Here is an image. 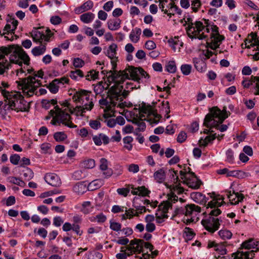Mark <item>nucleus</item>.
<instances>
[{"mask_svg":"<svg viewBox=\"0 0 259 259\" xmlns=\"http://www.w3.org/2000/svg\"><path fill=\"white\" fill-rule=\"evenodd\" d=\"M212 28H210V37L211 39V42L208 44L209 47L213 50L219 48L222 41L224 39V36L220 35L219 32L218 27L212 24Z\"/></svg>","mask_w":259,"mask_h":259,"instance_id":"nucleus-13","label":"nucleus"},{"mask_svg":"<svg viewBox=\"0 0 259 259\" xmlns=\"http://www.w3.org/2000/svg\"><path fill=\"white\" fill-rule=\"evenodd\" d=\"M193 61L194 64V66L198 71L202 72L206 70V64L202 60H200L198 58H194Z\"/></svg>","mask_w":259,"mask_h":259,"instance_id":"nucleus-41","label":"nucleus"},{"mask_svg":"<svg viewBox=\"0 0 259 259\" xmlns=\"http://www.w3.org/2000/svg\"><path fill=\"white\" fill-rule=\"evenodd\" d=\"M154 180L158 183H161L164 181L166 174L163 168H160L156 171L153 175Z\"/></svg>","mask_w":259,"mask_h":259,"instance_id":"nucleus-38","label":"nucleus"},{"mask_svg":"<svg viewBox=\"0 0 259 259\" xmlns=\"http://www.w3.org/2000/svg\"><path fill=\"white\" fill-rule=\"evenodd\" d=\"M248 176L247 173L242 170H229L228 177H233L239 179H243Z\"/></svg>","mask_w":259,"mask_h":259,"instance_id":"nucleus-43","label":"nucleus"},{"mask_svg":"<svg viewBox=\"0 0 259 259\" xmlns=\"http://www.w3.org/2000/svg\"><path fill=\"white\" fill-rule=\"evenodd\" d=\"M99 167L105 178H109L113 175L112 169L108 168V161L106 159L102 158L100 159Z\"/></svg>","mask_w":259,"mask_h":259,"instance_id":"nucleus-22","label":"nucleus"},{"mask_svg":"<svg viewBox=\"0 0 259 259\" xmlns=\"http://www.w3.org/2000/svg\"><path fill=\"white\" fill-rule=\"evenodd\" d=\"M109 84L107 82L100 83L97 84L94 88V92L97 95L101 94L104 90L108 89Z\"/></svg>","mask_w":259,"mask_h":259,"instance_id":"nucleus-45","label":"nucleus"},{"mask_svg":"<svg viewBox=\"0 0 259 259\" xmlns=\"http://www.w3.org/2000/svg\"><path fill=\"white\" fill-rule=\"evenodd\" d=\"M104 181L102 179L95 180L89 184L88 190L89 191H94L99 188L103 184Z\"/></svg>","mask_w":259,"mask_h":259,"instance_id":"nucleus-42","label":"nucleus"},{"mask_svg":"<svg viewBox=\"0 0 259 259\" xmlns=\"http://www.w3.org/2000/svg\"><path fill=\"white\" fill-rule=\"evenodd\" d=\"M212 24L208 20H204V23L199 21L188 23L186 31L188 36L191 39H203L210 35Z\"/></svg>","mask_w":259,"mask_h":259,"instance_id":"nucleus-5","label":"nucleus"},{"mask_svg":"<svg viewBox=\"0 0 259 259\" xmlns=\"http://www.w3.org/2000/svg\"><path fill=\"white\" fill-rule=\"evenodd\" d=\"M99 72L92 70L88 72V74L85 76V79L88 80H95L98 78Z\"/></svg>","mask_w":259,"mask_h":259,"instance_id":"nucleus-59","label":"nucleus"},{"mask_svg":"<svg viewBox=\"0 0 259 259\" xmlns=\"http://www.w3.org/2000/svg\"><path fill=\"white\" fill-rule=\"evenodd\" d=\"M0 90L1 93L5 98V106H8V109H11V103L12 102L14 103L17 100H19L21 97L23 96L19 92L13 91L9 92L5 89H2V87H0Z\"/></svg>","mask_w":259,"mask_h":259,"instance_id":"nucleus-15","label":"nucleus"},{"mask_svg":"<svg viewBox=\"0 0 259 259\" xmlns=\"http://www.w3.org/2000/svg\"><path fill=\"white\" fill-rule=\"evenodd\" d=\"M259 77V76H251L250 78H245L244 80H243L242 82V84L245 88H248L252 84L253 82L255 83V86L254 88V94L255 95H259V94H256V85L257 83V79L256 78Z\"/></svg>","mask_w":259,"mask_h":259,"instance_id":"nucleus-34","label":"nucleus"},{"mask_svg":"<svg viewBox=\"0 0 259 259\" xmlns=\"http://www.w3.org/2000/svg\"><path fill=\"white\" fill-rule=\"evenodd\" d=\"M121 253H117L116 257L117 259H126L127 255V251L126 250V247H122L121 248Z\"/></svg>","mask_w":259,"mask_h":259,"instance_id":"nucleus-64","label":"nucleus"},{"mask_svg":"<svg viewBox=\"0 0 259 259\" xmlns=\"http://www.w3.org/2000/svg\"><path fill=\"white\" fill-rule=\"evenodd\" d=\"M46 45L47 43L45 42L39 46L33 48L31 50L32 55L34 56H39L43 55L46 51Z\"/></svg>","mask_w":259,"mask_h":259,"instance_id":"nucleus-39","label":"nucleus"},{"mask_svg":"<svg viewBox=\"0 0 259 259\" xmlns=\"http://www.w3.org/2000/svg\"><path fill=\"white\" fill-rule=\"evenodd\" d=\"M23 175L25 180L29 181L33 177V172L31 169L26 167L23 171Z\"/></svg>","mask_w":259,"mask_h":259,"instance_id":"nucleus-55","label":"nucleus"},{"mask_svg":"<svg viewBox=\"0 0 259 259\" xmlns=\"http://www.w3.org/2000/svg\"><path fill=\"white\" fill-rule=\"evenodd\" d=\"M135 210L133 208H130L128 210L126 209L125 210V213L122 214L121 219L122 220H126L127 219H131L134 216V212Z\"/></svg>","mask_w":259,"mask_h":259,"instance_id":"nucleus-58","label":"nucleus"},{"mask_svg":"<svg viewBox=\"0 0 259 259\" xmlns=\"http://www.w3.org/2000/svg\"><path fill=\"white\" fill-rule=\"evenodd\" d=\"M117 45L112 43L108 48L106 52V55L111 59L113 68L114 69L116 66V62L117 61Z\"/></svg>","mask_w":259,"mask_h":259,"instance_id":"nucleus-19","label":"nucleus"},{"mask_svg":"<svg viewBox=\"0 0 259 259\" xmlns=\"http://www.w3.org/2000/svg\"><path fill=\"white\" fill-rule=\"evenodd\" d=\"M8 181L10 183L16 184L20 186H23V184H24L23 181L14 177H10L8 178Z\"/></svg>","mask_w":259,"mask_h":259,"instance_id":"nucleus-62","label":"nucleus"},{"mask_svg":"<svg viewBox=\"0 0 259 259\" xmlns=\"http://www.w3.org/2000/svg\"><path fill=\"white\" fill-rule=\"evenodd\" d=\"M8 54H10L9 59L11 63L19 66H21L22 63L27 65L29 64L30 58L21 47L13 45L0 47V59Z\"/></svg>","mask_w":259,"mask_h":259,"instance_id":"nucleus-4","label":"nucleus"},{"mask_svg":"<svg viewBox=\"0 0 259 259\" xmlns=\"http://www.w3.org/2000/svg\"><path fill=\"white\" fill-rule=\"evenodd\" d=\"M62 230L64 232H69L72 230L79 236H81L83 233V231L80 230L79 225L75 224L72 225L69 222H66L63 225Z\"/></svg>","mask_w":259,"mask_h":259,"instance_id":"nucleus-23","label":"nucleus"},{"mask_svg":"<svg viewBox=\"0 0 259 259\" xmlns=\"http://www.w3.org/2000/svg\"><path fill=\"white\" fill-rule=\"evenodd\" d=\"M151 149L152 150L153 152L157 153L159 152V155L161 156H163L164 154V149L163 148L160 149V146L158 144H155L152 145L151 146Z\"/></svg>","mask_w":259,"mask_h":259,"instance_id":"nucleus-61","label":"nucleus"},{"mask_svg":"<svg viewBox=\"0 0 259 259\" xmlns=\"http://www.w3.org/2000/svg\"><path fill=\"white\" fill-rule=\"evenodd\" d=\"M11 64L7 61L5 60V62L3 61L0 62V74H3L4 72L11 67Z\"/></svg>","mask_w":259,"mask_h":259,"instance_id":"nucleus-54","label":"nucleus"},{"mask_svg":"<svg viewBox=\"0 0 259 259\" xmlns=\"http://www.w3.org/2000/svg\"><path fill=\"white\" fill-rule=\"evenodd\" d=\"M178 197L174 193L168 195V199L166 201L161 203L158 206V209L156 213H161L168 216L167 213L169 209L172 207V203L177 202Z\"/></svg>","mask_w":259,"mask_h":259,"instance_id":"nucleus-14","label":"nucleus"},{"mask_svg":"<svg viewBox=\"0 0 259 259\" xmlns=\"http://www.w3.org/2000/svg\"><path fill=\"white\" fill-rule=\"evenodd\" d=\"M89 125L94 130H98L101 127L100 119H92L89 121Z\"/></svg>","mask_w":259,"mask_h":259,"instance_id":"nucleus-57","label":"nucleus"},{"mask_svg":"<svg viewBox=\"0 0 259 259\" xmlns=\"http://www.w3.org/2000/svg\"><path fill=\"white\" fill-rule=\"evenodd\" d=\"M133 123L138 126L137 130L138 131H143L146 128V124L142 119H134Z\"/></svg>","mask_w":259,"mask_h":259,"instance_id":"nucleus-53","label":"nucleus"},{"mask_svg":"<svg viewBox=\"0 0 259 259\" xmlns=\"http://www.w3.org/2000/svg\"><path fill=\"white\" fill-rule=\"evenodd\" d=\"M201 207L194 204H187L184 207H180L176 208L175 210V214L183 215L190 217V218L186 220V223H190L193 222L198 221V215L201 212Z\"/></svg>","mask_w":259,"mask_h":259,"instance_id":"nucleus-9","label":"nucleus"},{"mask_svg":"<svg viewBox=\"0 0 259 259\" xmlns=\"http://www.w3.org/2000/svg\"><path fill=\"white\" fill-rule=\"evenodd\" d=\"M241 246L242 248L245 249L255 248L256 250H259V242L252 239L244 241Z\"/></svg>","mask_w":259,"mask_h":259,"instance_id":"nucleus-35","label":"nucleus"},{"mask_svg":"<svg viewBox=\"0 0 259 259\" xmlns=\"http://www.w3.org/2000/svg\"><path fill=\"white\" fill-rule=\"evenodd\" d=\"M201 223L205 229L211 233L218 230L220 226L219 219L213 217H209L207 219L202 220Z\"/></svg>","mask_w":259,"mask_h":259,"instance_id":"nucleus-16","label":"nucleus"},{"mask_svg":"<svg viewBox=\"0 0 259 259\" xmlns=\"http://www.w3.org/2000/svg\"><path fill=\"white\" fill-rule=\"evenodd\" d=\"M53 34L50 29H47L45 32L36 29L32 32L31 35L34 41L41 43L43 40L49 42Z\"/></svg>","mask_w":259,"mask_h":259,"instance_id":"nucleus-17","label":"nucleus"},{"mask_svg":"<svg viewBox=\"0 0 259 259\" xmlns=\"http://www.w3.org/2000/svg\"><path fill=\"white\" fill-rule=\"evenodd\" d=\"M232 256L234 257V259H253L254 257V253L253 250L245 252L238 251L234 253Z\"/></svg>","mask_w":259,"mask_h":259,"instance_id":"nucleus-25","label":"nucleus"},{"mask_svg":"<svg viewBox=\"0 0 259 259\" xmlns=\"http://www.w3.org/2000/svg\"><path fill=\"white\" fill-rule=\"evenodd\" d=\"M45 181L53 187H58L61 185V180L59 177L55 173H47L44 177Z\"/></svg>","mask_w":259,"mask_h":259,"instance_id":"nucleus-20","label":"nucleus"},{"mask_svg":"<svg viewBox=\"0 0 259 259\" xmlns=\"http://www.w3.org/2000/svg\"><path fill=\"white\" fill-rule=\"evenodd\" d=\"M192 67L189 64H183L181 67V70L184 75H188L191 72Z\"/></svg>","mask_w":259,"mask_h":259,"instance_id":"nucleus-60","label":"nucleus"},{"mask_svg":"<svg viewBox=\"0 0 259 259\" xmlns=\"http://www.w3.org/2000/svg\"><path fill=\"white\" fill-rule=\"evenodd\" d=\"M227 197L229 199L230 203L233 205L237 204L239 202L243 200L244 196L242 194L239 193L233 192L231 193V191H228L226 194Z\"/></svg>","mask_w":259,"mask_h":259,"instance_id":"nucleus-24","label":"nucleus"},{"mask_svg":"<svg viewBox=\"0 0 259 259\" xmlns=\"http://www.w3.org/2000/svg\"><path fill=\"white\" fill-rule=\"evenodd\" d=\"M217 137L215 134L208 136L204 139H201L199 141V144L200 147H206L209 142L213 141Z\"/></svg>","mask_w":259,"mask_h":259,"instance_id":"nucleus-46","label":"nucleus"},{"mask_svg":"<svg viewBox=\"0 0 259 259\" xmlns=\"http://www.w3.org/2000/svg\"><path fill=\"white\" fill-rule=\"evenodd\" d=\"M133 138L131 136H126L123 139L124 144L123 147L128 151H131L133 149L132 142Z\"/></svg>","mask_w":259,"mask_h":259,"instance_id":"nucleus-48","label":"nucleus"},{"mask_svg":"<svg viewBox=\"0 0 259 259\" xmlns=\"http://www.w3.org/2000/svg\"><path fill=\"white\" fill-rule=\"evenodd\" d=\"M121 20L119 19H110L107 22L108 28L112 31L116 30L120 27Z\"/></svg>","mask_w":259,"mask_h":259,"instance_id":"nucleus-40","label":"nucleus"},{"mask_svg":"<svg viewBox=\"0 0 259 259\" xmlns=\"http://www.w3.org/2000/svg\"><path fill=\"white\" fill-rule=\"evenodd\" d=\"M210 197L212 198V200L208 203L207 208H218L225 203L224 201V197L223 196L212 193L210 194Z\"/></svg>","mask_w":259,"mask_h":259,"instance_id":"nucleus-21","label":"nucleus"},{"mask_svg":"<svg viewBox=\"0 0 259 259\" xmlns=\"http://www.w3.org/2000/svg\"><path fill=\"white\" fill-rule=\"evenodd\" d=\"M120 74L121 78H123V80L131 78L134 80L139 81L141 77H149L147 72L141 68H131L124 71H120Z\"/></svg>","mask_w":259,"mask_h":259,"instance_id":"nucleus-10","label":"nucleus"},{"mask_svg":"<svg viewBox=\"0 0 259 259\" xmlns=\"http://www.w3.org/2000/svg\"><path fill=\"white\" fill-rule=\"evenodd\" d=\"M93 140L97 146H101L102 143L104 145L109 143V138L103 134H99L93 137Z\"/></svg>","mask_w":259,"mask_h":259,"instance_id":"nucleus-26","label":"nucleus"},{"mask_svg":"<svg viewBox=\"0 0 259 259\" xmlns=\"http://www.w3.org/2000/svg\"><path fill=\"white\" fill-rule=\"evenodd\" d=\"M219 236L223 240L230 239L232 237V233L229 230L226 229H222L218 232Z\"/></svg>","mask_w":259,"mask_h":259,"instance_id":"nucleus-47","label":"nucleus"},{"mask_svg":"<svg viewBox=\"0 0 259 259\" xmlns=\"http://www.w3.org/2000/svg\"><path fill=\"white\" fill-rule=\"evenodd\" d=\"M141 34V29L139 28L136 27L133 29L129 36L131 41L134 43H137Z\"/></svg>","mask_w":259,"mask_h":259,"instance_id":"nucleus-37","label":"nucleus"},{"mask_svg":"<svg viewBox=\"0 0 259 259\" xmlns=\"http://www.w3.org/2000/svg\"><path fill=\"white\" fill-rule=\"evenodd\" d=\"M139 110L141 116L144 117L145 116H147L148 117L147 120L151 124L157 123L161 118L160 115L155 112L152 107L149 105L142 104L139 107Z\"/></svg>","mask_w":259,"mask_h":259,"instance_id":"nucleus-11","label":"nucleus"},{"mask_svg":"<svg viewBox=\"0 0 259 259\" xmlns=\"http://www.w3.org/2000/svg\"><path fill=\"white\" fill-rule=\"evenodd\" d=\"M169 178L170 179V181L174 184H176L177 186L178 185L179 183L180 180L179 179V176L178 175V171L175 170L174 169H170L169 171Z\"/></svg>","mask_w":259,"mask_h":259,"instance_id":"nucleus-50","label":"nucleus"},{"mask_svg":"<svg viewBox=\"0 0 259 259\" xmlns=\"http://www.w3.org/2000/svg\"><path fill=\"white\" fill-rule=\"evenodd\" d=\"M230 112L227 111V108L224 107L221 110L217 107L212 108L209 114L204 119V124L207 127H217L227 118Z\"/></svg>","mask_w":259,"mask_h":259,"instance_id":"nucleus-8","label":"nucleus"},{"mask_svg":"<svg viewBox=\"0 0 259 259\" xmlns=\"http://www.w3.org/2000/svg\"><path fill=\"white\" fill-rule=\"evenodd\" d=\"M59 82L58 80H53L47 86L50 91L53 94H56L58 92L59 90Z\"/></svg>","mask_w":259,"mask_h":259,"instance_id":"nucleus-49","label":"nucleus"},{"mask_svg":"<svg viewBox=\"0 0 259 259\" xmlns=\"http://www.w3.org/2000/svg\"><path fill=\"white\" fill-rule=\"evenodd\" d=\"M181 179L184 183L189 187L192 189H198L201 185V182L198 180L195 174L192 172H184L183 171L180 172Z\"/></svg>","mask_w":259,"mask_h":259,"instance_id":"nucleus-12","label":"nucleus"},{"mask_svg":"<svg viewBox=\"0 0 259 259\" xmlns=\"http://www.w3.org/2000/svg\"><path fill=\"white\" fill-rule=\"evenodd\" d=\"M34 76H29L26 78L22 79L18 83V86L21 87L23 95L27 97H31L34 94H36V91L37 89L41 85L40 80L36 79V77L42 78L44 72L42 70H38L36 73H34Z\"/></svg>","mask_w":259,"mask_h":259,"instance_id":"nucleus-7","label":"nucleus"},{"mask_svg":"<svg viewBox=\"0 0 259 259\" xmlns=\"http://www.w3.org/2000/svg\"><path fill=\"white\" fill-rule=\"evenodd\" d=\"M244 44L245 47L248 48L251 46H259L256 34L255 33H251L249 34L244 41Z\"/></svg>","mask_w":259,"mask_h":259,"instance_id":"nucleus-27","label":"nucleus"},{"mask_svg":"<svg viewBox=\"0 0 259 259\" xmlns=\"http://www.w3.org/2000/svg\"><path fill=\"white\" fill-rule=\"evenodd\" d=\"M88 190L87 184L85 182H78L73 187V191L78 194H82Z\"/></svg>","mask_w":259,"mask_h":259,"instance_id":"nucleus-33","label":"nucleus"},{"mask_svg":"<svg viewBox=\"0 0 259 259\" xmlns=\"http://www.w3.org/2000/svg\"><path fill=\"white\" fill-rule=\"evenodd\" d=\"M29 104L24 99L23 96L19 100H17L15 103L12 102L11 110L16 112H28L29 110Z\"/></svg>","mask_w":259,"mask_h":259,"instance_id":"nucleus-18","label":"nucleus"},{"mask_svg":"<svg viewBox=\"0 0 259 259\" xmlns=\"http://www.w3.org/2000/svg\"><path fill=\"white\" fill-rule=\"evenodd\" d=\"M191 198L196 203L205 205L207 202L206 198L200 192H193L191 194Z\"/></svg>","mask_w":259,"mask_h":259,"instance_id":"nucleus-31","label":"nucleus"},{"mask_svg":"<svg viewBox=\"0 0 259 259\" xmlns=\"http://www.w3.org/2000/svg\"><path fill=\"white\" fill-rule=\"evenodd\" d=\"M102 254L97 251H93L90 252L88 255V259H101Z\"/></svg>","mask_w":259,"mask_h":259,"instance_id":"nucleus-63","label":"nucleus"},{"mask_svg":"<svg viewBox=\"0 0 259 259\" xmlns=\"http://www.w3.org/2000/svg\"><path fill=\"white\" fill-rule=\"evenodd\" d=\"M94 6V4L91 1H88L83 3L81 6L75 9L76 14H79L84 12L91 10Z\"/></svg>","mask_w":259,"mask_h":259,"instance_id":"nucleus-29","label":"nucleus"},{"mask_svg":"<svg viewBox=\"0 0 259 259\" xmlns=\"http://www.w3.org/2000/svg\"><path fill=\"white\" fill-rule=\"evenodd\" d=\"M72 99L76 104H79L75 107V115L77 116H84L87 112L91 111L94 106V96L91 92L80 89L74 90Z\"/></svg>","mask_w":259,"mask_h":259,"instance_id":"nucleus-3","label":"nucleus"},{"mask_svg":"<svg viewBox=\"0 0 259 259\" xmlns=\"http://www.w3.org/2000/svg\"><path fill=\"white\" fill-rule=\"evenodd\" d=\"M81 22L85 24H89L93 22L95 18V15L92 12H86L81 14L80 17Z\"/></svg>","mask_w":259,"mask_h":259,"instance_id":"nucleus-36","label":"nucleus"},{"mask_svg":"<svg viewBox=\"0 0 259 259\" xmlns=\"http://www.w3.org/2000/svg\"><path fill=\"white\" fill-rule=\"evenodd\" d=\"M103 74H106L107 80L105 82L109 84V87L113 82L114 84L108 92V95L106 98L102 99L99 101V104L105 112L104 116L106 118L112 115L114 111V108L124 109L128 107V105L125 101L123 102V99L128 94V91L123 89V86L121 85L124 80L120 76V71L118 72H113L110 70L106 71H102Z\"/></svg>","mask_w":259,"mask_h":259,"instance_id":"nucleus-1","label":"nucleus"},{"mask_svg":"<svg viewBox=\"0 0 259 259\" xmlns=\"http://www.w3.org/2000/svg\"><path fill=\"white\" fill-rule=\"evenodd\" d=\"M94 207L90 201L84 202L81 205V211L84 214H89L93 211Z\"/></svg>","mask_w":259,"mask_h":259,"instance_id":"nucleus-44","label":"nucleus"},{"mask_svg":"<svg viewBox=\"0 0 259 259\" xmlns=\"http://www.w3.org/2000/svg\"><path fill=\"white\" fill-rule=\"evenodd\" d=\"M166 70L169 73H175L177 70L176 63L174 61H170L166 66Z\"/></svg>","mask_w":259,"mask_h":259,"instance_id":"nucleus-56","label":"nucleus"},{"mask_svg":"<svg viewBox=\"0 0 259 259\" xmlns=\"http://www.w3.org/2000/svg\"><path fill=\"white\" fill-rule=\"evenodd\" d=\"M60 104L64 108L62 110L58 106L55 107L54 110L50 111V116L53 117L51 123L53 125L60 124L61 123L70 128H75L77 126L74 124L71 120V116L66 112H69L71 114L75 115V107H73L68 100H64L59 102Z\"/></svg>","mask_w":259,"mask_h":259,"instance_id":"nucleus-2","label":"nucleus"},{"mask_svg":"<svg viewBox=\"0 0 259 259\" xmlns=\"http://www.w3.org/2000/svg\"><path fill=\"white\" fill-rule=\"evenodd\" d=\"M169 7L168 9H165L164 11V14L167 15V16L171 18L172 16L175 14L181 15L182 14V11L179 8L178 6L175 5L174 3H170L169 4Z\"/></svg>","mask_w":259,"mask_h":259,"instance_id":"nucleus-28","label":"nucleus"},{"mask_svg":"<svg viewBox=\"0 0 259 259\" xmlns=\"http://www.w3.org/2000/svg\"><path fill=\"white\" fill-rule=\"evenodd\" d=\"M18 23V22L17 20L14 19H11L8 21L4 29L3 34L6 33L13 32L17 28Z\"/></svg>","mask_w":259,"mask_h":259,"instance_id":"nucleus-30","label":"nucleus"},{"mask_svg":"<svg viewBox=\"0 0 259 259\" xmlns=\"http://www.w3.org/2000/svg\"><path fill=\"white\" fill-rule=\"evenodd\" d=\"M168 42L174 52H180L181 47L183 46V42L180 41L178 37L169 39Z\"/></svg>","mask_w":259,"mask_h":259,"instance_id":"nucleus-32","label":"nucleus"},{"mask_svg":"<svg viewBox=\"0 0 259 259\" xmlns=\"http://www.w3.org/2000/svg\"><path fill=\"white\" fill-rule=\"evenodd\" d=\"M69 76L73 79L78 80L79 78H82L84 76V74L81 70L75 69L70 71Z\"/></svg>","mask_w":259,"mask_h":259,"instance_id":"nucleus-51","label":"nucleus"},{"mask_svg":"<svg viewBox=\"0 0 259 259\" xmlns=\"http://www.w3.org/2000/svg\"><path fill=\"white\" fill-rule=\"evenodd\" d=\"M149 249L151 253L148 252L143 253L140 259H153L158 255V251L155 250L153 251L154 247L150 243L145 242L141 239H137L131 240L128 245L126 246V250L127 251V255H131L133 253H140L143 252V248Z\"/></svg>","mask_w":259,"mask_h":259,"instance_id":"nucleus-6","label":"nucleus"},{"mask_svg":"<svg viewBox=\"0 0 259 259\" xmlns=\"http://www.w3.org/2000/svg\"><path fill=\"white\" fill-rule=\"evenodd\" d=\"M54 138L57 142H62L67 138V136L64 132H58L54 134Z\"/></svg>","mask_w":259,"mask_h":259,"instance_id":"nucleus-52","label":"nucleus"}]
</instances>
